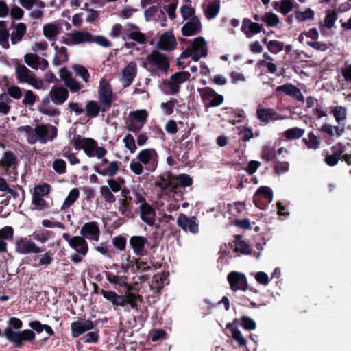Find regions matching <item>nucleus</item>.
<instances>
[{"instance_id":"obj_24","label":"nucleus","mask_w":351,"mask_h":351,"mask_svg":"<svg viewBox=\"0 0 351 351\" xmlns=\"http://www.w3.org/2000/svg\"><path fill=\"white\" fill-rule=\"evenodd\" d=\"M256 114L258 119L264 123H267L270 121H276L283 119L273 109L264 108L261 106L258 107Z\"/></svg>"},{"instance_id":"obj_42","label":"nucleus","mask_w":351,"mask_h":351,"mask_svg":"<svg viewBox=\"0 0 351 351\" xmlns=\"http://www.w3.org/2000/svg\"><path fill=\"white\" fill-rule=\"evenodd\" d=\"M80 195V192L77 188H74L71 190L68 196L64 201V203L62 206V210L66 209L71 207L74 202L78 199Z\"/></svg>"},{"instance_id":"obj_26","label":"nucleus","mask_w":351,"mask_h":351,"mask_svg":"<svg viewBox=\"0 0 351 351\" xmlns=\"http://www.w3.org/2000/svg\"><path fill=\"white\" fill-rule=\"evenodd\" d=\"M105 276L107 280L111 284H113L116 289H118L119 287H123L125 289V291H127L128 289H129V291L132 290V287L131 285L126 282L128 279L126 276L114 275L109 271H106Z\"/></svg>"},{"instance_id":"obj_44","label":"nucleus","mask_w":351,"mask_h":351,"mask_svg":"<svg viewBox=\"0 0 351 351\" xmlns=\"http://www.w3.org/2000/svg\"><path fill=\"white\" fill-rule=\"evenodd\" d=\"M52 232L47 230H35L32 234L33 239L45 243L51 237Z\"/></svg>"},{"instance_id":"obj_50","label":"nucleus","mask_w":351,"mask_h":351,"mask_svg":"<svg viewBox=\"0 0 351 351\" xmlns=\"http://www.w3.org/2000/svg\"><path fill=\"white\" fill-rule=\"evenodd\" d=\"M51 186L47 183L36 185L34 188L32 195L43 197L47 195L50 193Z\"/></svg>"},{"instance_id":"obj_60","label":"nucleus","mask_w":351,"mask_h":351,"mask_svg":"<svg viewBox=\"0 0 351 351\" xmlns=\"http://www.w3.org/2000/svg\"><path fill=\"white\" fill-rule=\"evenodd\" d=\"M112 244L116 249L120 251H124L126 247L127 239L126 237L119 235L114 237L112 240Z\"/></svg>"},{"instance_id":"obj_54","label":"nucleus","mask_w":351,"mask_h":351,"mask_svg":"<svg viewBox=\"0 0 351 351\" xmlns=\"http://www.w3.org/2000/svg\"><path fill=\"white\" fill-rule=\"evenodd\" d=\"M58 34V27L55 24H48L43 27V34L50 40L55 38Z\"/></svg>"},{"instance_id":"obj_63","label":"nucleus","mask_w":351,"mask_h":351,"mask_svg":"<svg viewBox=\"0 0 351 351\" xmlns=\"http://www.w3.org/2000/svg\"><path fill=\"white\" fill-rule=\"evenodd\" d=\"M54 171L58 174H63L66 172V164L62 159H56L53 163Z\"/></svg>"},{"instance_id":"obj_12","label":"nucleus","mask_w":351,"mask_h":351,"mask_svg":"<svg viewBox=\"0 0 351 351\" xmlns=\"http://www.w3.org/2000/svg\"><path fill=\"white\" fill-rule=\"evenodd\" d=\"M227 280L232 291H245L248 288L247 280L245 275L238 271H231Z\"/></svg>"},{"instance_id":"obj_2","label":"nucleus","mask_w":351,"mask_h":351,"mask_svg":"<svg viewBox=\"0 0 351 351\" xmlns=\"http://www.w3.org/2000/svg\"><path fill=\"white\" fill-rule=\"evenodd\" d=\"M3 337L16 348H21L24 342L32 343L36 338L34 332L29 329L14 330L11 327H6L3 331Z\"/></svg>"},{"instance_id":"obj_16","label":"nucleus","mask_w":351,"mask_h":351,"mask_svg":"<svg viewBox=\"0 0 351 351\" xmlns=\"http://www.w3.org/2000/svg\"><path fill=\"white\" fill-rule=\"evenodd\" d=\"M196 217H189L184 213H180L177 219L178 226L185 232L196 234L199 231V225L196 222Z\"/></svg>"},{"instance_id":"obj_51","label":"nucleus","mask_w":351,"mask_h":351,"mask_svg":"<svg viewBox=\"0 0 351 351\" xmlns=\"http://www.w3.org/2000/svg\"><path fill=\"white\" fill-rule=\"evenodd\" d=\"M261 20L269 27H275L280 23L278 16L271 12H266L262 16Z\"/></svg>"},{"instance_id":"obj_4","label":"nucleus","mask_w":351,"mask_h":351,"mask_svg":"<svg viewBox=\"0 0 351 351\" xmlns=\"http://www.w3.org/2000/svg\"><path fill=\"white\" fill-rule=\"evenodd\" d=\"M136 197L134 203L140 204L141 219L148 226H152L155 222L156 213L153 207L147 202L145 197L140 193H134Z\"/></svg>"},{"instance_id":"obj_21","label":"nucleus","mask_w":351,"mask_h":351,"mask_svg":"<svg viewBox=\"0 0 351 351\" xmlns=\"http://www.w3.org/2000/svg\"><path fill=\"white\" fill-rule=\"evenodd\" d=\"M202 31V24L198 17H193L191 21L186 22L182 27V34L184 36H191L198 34Z\"/></svg>"},{"instance_id":"obj_27","label":"nucleus","mask_w":351,"mask_h":351,"mask_svg":"<svg viewBox=\"0 0 351 351\" xmlns=\"http://www.w3.org/2000/svg\"><path fill=\"white\" fill-rule=\"evenodd\" d=\"M261 197H263V198L267 199L269 203L271 202L273 200L272 190L268 186H263L259 187L257 189L256 192L255 193L254 197H253V202L257 207L263 209V207L261 206V204H260Z\"/></svg>"},{"instance_id":"obj_52","label":"nucleus","mask_w":351,"mask_h":351,"mask_svg":"<svg viewBox=\"0 0 351 351\" xmlns=\"http://www.w3.org/2000/svg\"><path fill=\"white\" fill-rule=\"evenodd\" d=\"M77 76L81 77L87 83L89 81L90 74L88 70L82 65L74 64L72 66Z\"/></svg>"},{"instance_id":"obj_20","label":"nucleus","mask_w":351,"mask_h":351,"mask_svg":"<svg viewBox=\"0 0 351 351\" xmlns=\"http://www.w3.org/2000/svg\"><path fill=\"white\" fill-rule=\"evenodd\" d=\"M148 243L147 239L143 236H132L129 244L136 256H142L146 254L145 246Z\"/></svg>"},{"instance_id":"obj_36","label":"nucleus","mask_w":351,"mask_h":351,"mask_svg":"<svg viewBox=\"0 0 351 351\" xmlns=\"http://www.w3.org/2000/svg\"><path fill=\"white\" fill-rule=\"evenodd\" d=\"M263 59L259 61L258 64L267 68L269 73H275L277 71V66L274 63L273 58L267 53H263Z\"/></svg>"},{"instance_id":"obj_14","label":"nucleus","mask_w":351,"mask_h":351,"mask_svg":"<svg viewBox=\"0 0 351 351\" xmlns=\"http://www.w3.org/2000/svg\"><path fill=\"white\" fill-rule=\"evenodd\" d=\"M191 75L188 71H179L172 75L170 77V80L165 82L171 90L172 95L177 94L180 90V84L187 81Z\"/></svg>"},{"instance_id":"obj_57","label":"nucleus","mask_w":351,"mask_h":351,"mask_svg":"<svg viewBox=\"0 0 351 351\" xmlns=\"http://www.w3.org/2000/svg\"><path fill=\"white\" fill-rule=\"evenodd\" d=\"M100 193L105 202L110 204L115 202L116 197L107 186H101Z\"/></svg>"},{"instance_id":"obj_43","label":"nucleus","mask_w":351,"mask_h":351,"mask_svg":"<svg viewBox=\"0 0 351 351\" xmlns=\"http://www.w3.org/2000/svg\"><path fill=\"white\" fill-rule=\"evenodd\" d=\"M122 38L124 40L131 39L141 45L145 44L147 40L145 35L139 30L130 32L127 34V36H123Z\"/></svg>"},{"instance_id":"obj_53","label":"nucleus","mask_w":351,"mask_h":351,"mask_svg":"<svg viewBox=\"0 0 351 351\" xmlns=\"http://www.w3.org/2000/svg\"><path fill=\"white\" fill-rule=\"evenodd\" d=\"M275 8L278 9L284 14L289 12L293 5L291 1L289 0H282L280 2H276L274 5Z\"/></svg>"},{"instance_id":"obj_34","label":"nucleus","mask_w":351,"mask_h":351,"mask_svg":"<svg viewBox=\"0 0 351 351\" xmlns=\"http://www.w3.org/2000/svg\"><path fill=\"white\" fill-rule=\"evenodd\" d=\"M27 31V27L23 23H19L15 26V31L11 34L12 44L16 45L20 42L25 36Z\"/></svg>"},{"instance_id":"obj_58","label":"nucleus","mask_w":351,"mask_h":351,"mask_svg":"<svg viewBox=\"0 0 351 351\" xmlns=\"http://www.w3.org/2000/svg\"><path fill=\"white\" fill-rule=\"evenodd\" d=\"M245 113L243 110H232L230 114L227 117L228 120L232 124H236L241 121L242 119H244Z\"/></svg>"},{"instance_id":"obj_56","label":"nucleus","mask_w":351,"mask_h":351,"mask_svg":"<svg viewBox=\"0 0 351 351\" xmlns=\"http://www.w3.org/2000/svg\"><path fill=\"white\" fill-rule=\"evenodd\" d=\"M131 119L134 121L145 125L147 121L148 116L147 112L145 110H136L130 113Z\"/></svg>"},{"instance_id":"obj_46","label":"nucleus","mask_w":351,"mask_h":351,"mask_svg":"<svg viewBox=\"0 0 351 351\" xmlns=\"http://www.w3.org/2000/svg\"><path fill=\"white\" fill-rule=\"evenodd\" d=\"M68 60L69 56L66 48L65 47H60V51L56 54L53 60V64L55 66H59L61 64L67 62Z\"/></svg>"},{"instance_id":"obj_28","label":"nucleus","mask_w":351,"mask_h":351,"mask_svg":"<svg viewBox=\"0 0 351 351\" xmlns=\"http://www.w3.org/2000/svg\"><path fill=\"white\" fill-rule=\"evenodd\" d=\"M121 165V162L119 161H112L110 162L105 168L94 167V170L101 176L112 178L116 176Z\"/></svg>"},{"instance_id":"obj_39","label":"nucleus","mask_w":351,"mask_h":351,"mask_svg":"<svg viewBox=\"0 0 351 351\" xmlns=\"http://www.w3.org/2000/svg\"><path fill=\"white\" fill-rule=\"evenodd\" d=\"M263 42L266 45L267 49L272 53L276 54L283 50L284 45L280 41L276 40L268 41L267 38H264Z\"/></svg>"},{"instance_id":"obj_25","label":"nucleus","mask_w":351,"mask_h":351,"mask_svg":"<svg viewBox=\"0 0 351 351\" xmlns=\"http://www.w3.org/2000/svg\"><path fill=\"white\" fill-rule=\"evenodd\" d=\"M177 45L176 38L171 32H167L160 38L157 47L160 50L169 51L173 49Z\"/></svg>"},{"instance_id":"obj_6","label":"nucleus","mask_w":351,"mask_h":351,"mask_svg":"<svg viewBox=\"0 0 351 351\" xmlns=\"http://www.w3.org/2000/svg\"><path fill=\"white\" fill-rule=\"evenodd\" d=\"M147 64L161 71L167 72L170 63L168 57L156 49H154L146 57ZM143 66L145 67L146 62Z\"/></svg>"},{"instance_id":"obj_55","label":"nucleus","mask_w":351,"mask_h":351,"mask_svg":"<svg viewBox=\"0 0 351 351\" xmlns=\"http://www.w3.org/2000/svg\"><path fill=\"white\" fill-rule=\"evenodd\" d=\"M336 121L341 123L346 119V109L343 106H335L332 110Z\"/></svg>"},{"instance_id":"obj_7","label":"nucleus","mask_w":351,"mask_h":351,"mask_svg":"<svg viewBox=\"0 0 351 351\" xmlns=\"http://www.w3.org/2000/svg\"><path fill=\"white\" fill-rule=\"evenodd\" d=\"M99 100L101 106V112H107L112 106V90L110 83L102 79L99 86Z\"/></svg>"},{"instance_id":"obj_11","label":"nucleus","mask_w":351,"mask_h":351,"mask_svg":"<svg viewBox=\"0 0 351 351\" xmlns=\"http://www.w3.org/2000/svg\"><path fill=\"white\" fill-rule=\"evenodd\" d=\"M201 100L204 106L217 107L219 106V95L210 87H204L197 89Z\"/></svg>"},{"instance_id":"obj_47","label":"nucleus","mask_w":351,"mask_h":351,"mask_svg":"<svg viewBox=\"0 0 351 351\" xmlns=\"http://www.w3.org/2000/svg\"><path fill=\"white\" fill-rule=\"evenodd\" d=\"M25 62L34 69H38L40 66V58L34 53H27L25 56Z\"/></svg>"},{"instance_id":"obj_1","label":"nucleus","mask_w":351,"mask_h":351,"mask_svg":"<svg viewBox=\"0 0 351 351\" xmlns=\"http://www.w3.org/2000/svg\"><path fill=\"white\" fill-rule=\"evenodd\" d=\"M99 293L107 300L110 302L113 306L124 307L130 305V307L136 311L142 312L138 302H143V298L138 294L132 293L128 289L124 294L119 295L112 291L101 289Z\"/></svg>"},{"instance_id":"obj_19","label":"nucleus","mask_w":351,"mask_h":351,"mask_svg":"<svg viewBox=\"0 0 351 351\" xmlns=\"http://www.w3.org/2000/svg\"><path fill=\"white\" fill-rule=\"evenodd\" d=\"M94 323L90 320H84V322L75 321L71 324V336L73 338H77L84 332L94 328Z\"/></svg>"},{"instance_id":"obj_32","label":"nucleus","mask_w":351,"mask_h":351,"mask_svg":"<svg viewBox=\"0 0 351 351\" xmlns=\"http://www.w3.org/2000/svg\"><path fill=\"white\" fill-rule=\"evenodd\" d=\"M34 266H45L47 267L51 265L53 261V253L51 251L45 252L43 254H40L38 256L34 258Z\"/></svg>"},{"instance_id":"obj_3","label":"nucleus","mask_w":351,"mask_h":351,"mask_svg":"<svg viewBox=\"0 0 351 351\" xmlns=\"http://www.w3.org/2000/svg\"><path fill=\"white\" fill-rule=\"evenodd\" d=\"M19 160L12 151H6L0 160V173L2 176L14 178L17 175Z\"/></svg>"},{"instance_id":"obj_13","label":"nucleus","mask_w":351,"mask_h":351,"mask_svg":"<svg viewBox=\"0 0 351 351\" xmlns=\"http://www.w3.org/2000/svg\"><path fill=\"white\" fill-rule=\"evenodd\" d=\"M62 238L68 242L69 246L75 250L77 254L86 256L88 251V245L84 238L81 236L71 237L68 233H64Z\"/></svg>"},{"instance_id":"obj_9","label":"nucleus","mask_w":351,"mask_h":351,"mask_svg":"<svg viewBox=\"0 0 351 351\" xmlns=\"http://www.w3.org/2000/svg\"><path fill=\"white\" fill-rule=\"evenodd\" d=\"M57 128L51 125L40 124L36 126L33 136L37 138L41 143L52 141L57 136Z\"/></svg>"},{"instance_id":"obj_59","label":"nucleus","mask_w":351,"mask_h":351,"mask_svg":"<svg viewBox=\"0 0 351 351\" xmlns=\"http://www.w3.org/2000/svg\"><path fill=\"white\" fill-rule=\"evenodd\" d=\"M32 204L35 206V208L38 210L49 208L48 203L40 196L32 195Z\"/></svg>"},{"instance_id":"obj_29","label":"nucleus","mask_w":351,"mask_h":351,"mask_svg":"<svg viewBox=\"0 0 351 351\" xmlns=\"http://www.w3.org/2000/svg\"><path fill=\"white\" fill-rule=\"evenodd\" d=\"M262 28L261 25L252 22L250 19H244L241 26L242 32L247 38H251L254 34L259 33Z\"/></svg>"},{"instance_id":"obj_41","label":"nucleus","mask_w":351,"mask_h":351,"mask_svg":"<svg viewBox=\"0 0 351 351\" xmlns=\"http://www.w3.org/2000/svg\"><path fill=\"white\" fill-rule=\"evenodd\" d=\"M101 110V106H100L97 101L91 100L87 102L86 105V115L93 118L99 115Z\"/></svg>"},{"instance_id":"obj_22","label":"nucleus","mask_w":351,"mask_h":351,"mask_svg":"<svg viewBox=\"0 0 351 351\" xmlns=\"http://www.w3.org/2000/svg\"><path fill=\"white\" fill-rule=\"evenodd\" d=\"M49 95L53 104L61 105L67 100L69 91L66 88L53 86Z\"/></svg>"},{"instance_id":"obj_18","label":"nucleus","mask_w":351,"mask_h":351,"mask_svg":"<svg viewBox=\"0 0 351 351\" xmlns=\"http://www.w3.org/2000/svg\"><path fill=\"white\" fill-rule=\"evenodd\" d=\"M134 193L138 192L135 190L132 191V194L134 195V197H128L125 199H119L120 205L118 208V210L121 214V215L128 219H132L134 217V214L132 210V202H134L136 197Z\"/></svg>"},{"instance_id":"obj_62","label":"nucleus","mask_w":351,"mask_h":351,"mask_svg":"<svg viewBox=\"0 0 351 351\" xmlns=\"http://www.w3.org/2000/svg\"><path fill=\"white\" fill-rule=\"evenodd\" d=\"M234 250L242 254H250V250L249 245L241 239H237L234 241Z\"/></svg>"},{"instance_id":"obj_45","label":"nucleus","mask_w":351,"mask_h":351,"mask_svg":"<svg viewBox=\"0 0 351 351\" xmlns=\"http://www.w3.org/2000/svg\"><path fill=\"white\" fill-rule=\"evenodd\" d=\"M304 132L305 131L304 129L295 127L285 131L283 135L287 139L289 140L298 139L304 135Z\"/></svg>"},{"instance_id":"obj_10","label":"nucleus","mask_w":351,"mask_h":351,"mask_svg":"<svg viewBox=\"0 0 351 351\" xmlns=\"http://www.w3.org/2000/svg\"><path fill=\"white\" fill-rule=\"evenodd\" d=\"M137 159L146 166L147 171L152 172L157 167L158 155L154 149H145L138 154Z\"/></svg>"},{"instance_id":"obj_23","label":"nucleus","mask_w":351,"mask_h":351,"mask_svg":"<svg viewBox=\"0 0 351 351\" xmlns=\"http://www.w3.org/2000/svg\"><path fill=\"white\" fill-rule=\"evenodd\" d=\"M276 92H282L285 95L292 97L299 101L304 102V97L300 90L292 84H286L279 86L276 88Z\"/></svg>"},{"instance_id":"obj_35","label":"nucleus","mask_w":351,"mask_h":351,"mask_svg":"<svg viewBox=\"0 0 351 351\" xmlns=\"http://www.w3.org/2000/svg\"><path fill=\"white\" fill-rule=\"evenodd\" d=\"M227 328L229 330L232 339L237 342L239 346H245L247 344V340L240 330L234 326L232 324H228Z\"/></svg>"},{"instance_id":"obj_17","label":"nucleus","mask_w":351,"mask_h":351,"mask_svg":"<svg viewBox=\"0 0 351 351\" xmlns=\"http://www.w3.org/2000/svg\"><path fill=\"white\" fill-rule=\"evenodd\" d=\"M137 75V64L130 62L123 70L121 82L123 88L130 86Z\"/></svg>"},{"instance_id":"obj_61","label":"nucleus","mask_w":351,"mask_h":351,"mask_svg":"<svg viewBox=\"0 0 351 351\" xmlns=\"http://www.w3.org/2000/svg\"><path fill=\"white\" fill-rule=\"evenodd\" d=\"M37 99L38 96L35 95L32 90H29L25 91L22 103L25 106H33L36 101Z\"/></svg>"},{"instance_id":"obj_40","label":"nucleus","mask_w":351,"mask_h":351,"mask_svg":"<svg viewBox=\"0 0 351 351\" xmlns=\"http://www.w3.org/2000/svg\"><path fill=\"white\" fill-rule=\"evenodd\" d=\"M295 19L300 21H306L314 19V11L311 8H306L304 10H296L294 12Z\"/></svg>"},{"instance_id":"obj_37","label":"nucleus","mask_w":351,"mask_h":351,"mask_svg":"<svg viewBox=\"0 0 351 351\" xmlns=\"http://www.w3.org/2000/svg\"><path fill=\"white\" fill-rule=\"evenodd\" d=\"M15 200L16 204L21 205L25 199V191L21 186H17L16 188H10L7 191Z\"/></svg>"},{"instance_id":"obj_31","label":"nucleus","mask_w":351,"mask_h":351,"mask_svg":"<svg viewBox=\"0 0 351 351\" xmlns=\"http://www.w3.org/2000/svg\"><path fill=\"white\" fill-rule=\"evenodd\" d=\"M187 49L201 53L203 56H206L208 54L206 42L205 39L201 36L194 38L191 48H188Z\"/></svg>"},{"instance_id":"obj_64","label":"nucleus","mask_w":351,"mask_h":351,"mask_svg":"<svg viewBox=\"0 0 351 351\" xmlns=\"http://www.w3.org/2000/svg\"><path fill=\"white\" fill-rule=\"evenodd\" d=\"M178 184L181 187L190 186L193 184V179L188 174H180L177 177Z\"/></svg>"},{"instance_id":"obj_5","label":"nucleus","mask_w":351,"mask_h":351,"mask_svg":"<svg viewBox=\"0 0 351 351\" xmlns=\"http://www.w3.org/2000/svg\"><path fill=\"white\" fill-rule=\"evenodd\" d=\"M45 250L44 247L37 245L29 237H19L15 241V251L19 254H38Z\"/></svg>"},{"instance_id":"obj_48","label":"nucleus","mask_w":351,"mask_h":351,"mask_svg":"<svg viewBox=\"0 0 351 351\" xmlns=\"http://www.w3.org/2000/svg\"><path fill=\"white\" fill-rule=\"evenodd\" d=\"M17 132H25L27 137V141L30 144H34L37 141V138L33 136L34 128L30 125L19 126L17 128Z\"/></svg>"},{"instance_id":"obj_15","label":"nucleus","mask_w":351,"mask_h":351,"mask_svg":"<svg viewBox=\"0 0 351 351\" xmlns=\"http://www.w3.org/2000/svg\"><path fill=\"white\" fill-rule=\"evenodd\" d=\"M80 234L84 239L98 241L100 236V230L97 221H90L84 223L81 230Z\"/></svg>"},{"instance_id":"obj_38","label":"nucleus","mask_w":351,"mask_h":351,"mask_svg":"<svg viewBox=\"0 0 351 351\" xmlns=\"http://www.w3.org/2000/svg\"><path fill=\"white\" fill-rule=\"evenodd\" d=\"M302 141L308 149H317L319 148L321 141L318 136L315 135L313 132L308 134L306 138L302 139Z\"/></svg>"},{"instance_id":"obj_8","label":"nucleus","mask_w":351,"mask_h":351,"mask_svg":"<svg viewBox=\"0 0 351 351\" xmlns=\"http://www.w3.org/2000/svg\"><path fill=\"white\" fill-rule=\"evenodd\" d=\"M71 143L76 150L83 149L88 157L95 156V149L97 142L91 138H82L80 135L75 136Z\"/></svg>"},{"instance_id":"obj_33","label":"nucleus","mask_w":351,"mask_h":351,"mask_svg":"<svg viewBox=\"0 0 351 351\" xmlns=\"http://www.w3.org/2000/svg\"><path fill=\"white\" fill-rule=\"evenodd\" d=\"M16 78L19 83H26L34 75L25 65L19 64L16 67Z\"/></svg>"},{"instance_id":"obj_30","label":"nucleus","mask_w":351,"mask_h":351,"mask_svg":"<svg viewBox=\"0 0 351 351\" xmlns=\"http://www.w3.org/2000/svg\"><path fill=\"white\" fill-rule=\"evenodd\" d=\"M73 45L93 43V36L88 32L77 31L70 34Z\"/></svg>"},{"instance_id":"obj_49","label":"nucleus","mask_w":351,"mask_h":351,"mask_svg":"<svg viewBox=\"0 0 351 351\" xmlns=\"http://www.w3.org/2000/svg\"><path fill=\"white\" fill-rule=\"evenodd\" d=\"M49 104V99L48 97L44 98L42 101V106L43 108L40 110V111L48 116H56L60 114V112L58 110L54 108H49L48 106Z\"/></svg>"}]
</instances>
